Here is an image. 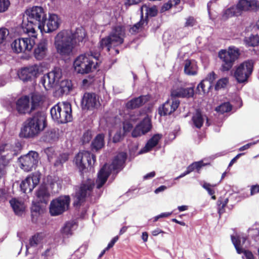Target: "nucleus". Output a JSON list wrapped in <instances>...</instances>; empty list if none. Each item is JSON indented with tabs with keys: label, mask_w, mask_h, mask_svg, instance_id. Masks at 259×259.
I'll list each match as a JSON object with an SVG mask.
<instances>
[{
	"label": "nucleus",
	"mask_w": 259,
	"mask_h": 259,
	"mask_svg": "<svg viewBox=\"0 0 259 259\" xmlns=\"http://www.w3.org/2000/svg\"><path fill=\"white\" fill-rule=\"evenodd\" d=\"M27 22L22 23L27 33L35 34L36 30H45V23L47 21V15L44 9L40 6H33L25 11Z\"/></svg>",
	"instance_id": "2"
},
{
	"label": "nucleus",
	"mask_w": 259,
	"mask_h": 259,
	"mask_svg": "<svg viewBox=\"0 0 259 259\" xmlns=\"http://www.w3.org/2000/svg\"><path fill=\"white\" fill-rule=\"evenodd\" d=\"M94 187V182L91 179L81 182L72 195L73 205L76 209H79L80 206L84 204L87 198L91 195Z\"/></svg>",
	"instance_id": "5"
},
{
	"label": "nucleus",
	"mask_w": 259,
	"mask_h": 259,
	"mask_svg": "<svg viewBox=\"0 0 259 259\" xmlns=\"http://www.w3.org/2000/svg\"><path fill=\"white\" fill-rule=\"evenodd\" d=\"M253 69V62L248 60L241 63L234 73V76L239 83L246 81L252 74Z\"/></svg>",
	"instance_id": "10"
},
{
	"label": "nucleus",
	"mask_w": 259,
	"mask_h": 259,
	"mask_svg": "<svg viewBox=\"0 0 259 259\" xmlns=\"http://www.w3.org/2000/svg\"><path fill=\"white\" fill-rule=\"evenodd\" d=\"M139 127L140 128L141 131L143 132L144 135L149 132L152 127L151 121L149 118H144L138 125Z\"/></svg>",
	"instance_id": "38"
},
{
	"label": "nucleus",
	"mask_w": 259,
	"mask_h": 259,
	"mask_svg": "<svg viewBox=\"0 0 259 259\" xmlns=\"http://www.w3.org/2000/svg\"><path fill=\"white\" fill-rule=\"evenodd\" d=\"M194 23V19L193 17H189L185 23V26L187 27L189 26H193Z\"/></svg>",
	"instance_id": "64"
},
{
	"label": "nucleus",
	"mask_w": 259,
	"mask_h": 259,
	"mask_svg": "<svg viewBox=\"0 0 259 259\" xmlns=\"http://www.w3.org/2000/svg\"><path fill=\"white\" fill-rule=\"evenodd\" d=\"M232 242L234 245L237 252L238 254L243 253L245 259H254V255L252 253L248 250H245L241 245V239L239 236H231Z\"/></svg>",
	"instance_id": "24"
},
{
	"label": "nucleus",
	"mask_w": 259,
	"mask_h": 259,
	"mask_svg": "<svg viewBox=\"0 0 259 259\" xmlns=\"http://www.w3.org/2000/svg\"><path fill=\"white\" fill-rule=\"evenodd\" d=\"M206 120V125H209L208 118L206 115H202L201 113L197 110L195 114V127L200 128L203 125L204 120Z\"/></svg>",
	"instance_id": "35"
},
{
	"label": "nucleus",
	"mask_w": 259,
	"mask_h": 259,
	"mask_svg": "<svg viewBox=\"0 0 259 259\" xmlns=\"http://www.w3.org/2000/svg\"><path fill=\"white\" fill-rule=\"evenodd\" d=\"M47 125L45 114L41 111L36 112L23 122L19 137L23 138H34L44 131Z\"/></svg>",
	"instance_id": "1"
},
{
	"label": "nucleus",
	"mask_w": 259,
	"mask_h": 259,
	"mask_svg": "<svg viewBox=\"0 0 259 259\" xmlns=\"http://www.w3.org/2000/svg\"><path fill=\"white\" fill-rule=\"evenodd\" d=\"M207 164H209V163H204L203 160L195 162V169H196L198 172H199L202 166H204Z\"/></svg>",
	"instance_id": "60"
},
{
	"label": "nucleus",
	"mask_w": 259,
	"mask_h": 259,
	"mask_svg": "<svg viewBox=\"0 0 259 259\" xmlns=\"http://www.w3.org/2000/svg\"><path fill=\"white\" fill-rule=\"evenodd\" d=\"M245 43L249 47H255L259 44V37L257 35H251L244 39Z\"/></svg>",
	"instance_id": "42"
},
{
	"label": "nucleus",
	"mask_w": 259,
	"mask_h": 259,
	"mask_svg": "<svg viewBox=\"0 0 259 259\" xmlns=\"http://www.w3.org/2000/svg\"><path fill=\"white\" fill-rule=\"evenodd\" d=\"M52 118L59 123H66L72 120L71 105L69 102L58 103L50 110Z\"/></svg>",
	"instance_id": "6"
},
{
	"label": "nucleus",
	"mask_w": 259,
	"mask_h": 259,
	"mask_svg": "<svg viewBox=\"0 0 259 259\" xmlns=\"http://www.w3.org/2000/svg\"><path fill=\"white\" fill-rule=\"evenodd\" d=\"M126 158L127 154L126 153H119L114 157L112 162V166L113 170L122 169L123 167Z\"/></svg>",
	"instance_id": "29"
},
{
	"label": "nucleus",
	"mask_w": 259,
	"mask_h": 259,
	"mask_svg": "<svg viewBox=\"0 0 259 259\" xmlns=\"http://www.w3.org/2000/svg\"><path fill=\"white\" fill-rule=\"evenodd\" d=\"M35 44L34 38H19L13 41L11 47L13 51L16 54L27 53L31 51Z\"/></svg>",
	"instance_id": "11"
},
{
	"label": "nucleus",
	"mask_w": 259,
	"mask_h": 259,
	"mask_svg": "<svg viewBox=\"0 0 259 259\" xmlns=\"http://www.w3.org/2000/svg\"><path fill=\"white\" fill-rule=\"evenodd\" d=\"M39 73V66L33 64L21 68L18 71L17 75L19 79L25 83L35 79L38 76Z\"/></svg>",
	"instance_id": "13"
},
{
	"label": "nucleus",
	"mask_w": 259,
	"mask_h": 259,
	"mask_svg": "<svg viewBox=\"0 0 259 259\" xmlns=\"http://www.w3.org/2000/svg\"><path fill=\"white\" fill-rule=\"evenodd\" d=\"M104 138L105 136L104 134H98L92 142V150L97 151L102 149L105 145Z\"/></svg>",
	"instance_id": "31"
},
{
	"label": "nucleus",
	"mask_w": 259,
	"mask_h": 259,
	"mask_svg": "<svg viewBox=\"0 0 259 259\" xmlns=\"http://www.w3.org/2000/svg\"><path fill=\"white\" fill-rule=\"evenodd\" d=\"M98 62L95 64L92 58L85 54L80 55L74 61L75 71L79 74H88L97 68Z\"/></svg>",
	"instance_id": "7"
},
{
	"label": "nucleus",
	"mask_w": 259,
	"mask_h": 259,
	"mask_svg": "<svg viewBox=\"0 0 259 259\" xmlns=\"http://www.w3.org/2000/svg\"><path fill=\"white\" fill-rule=\"evenodd\" d=\"M172 214V212H163L154 218V222H156L160 218H167Z\"/></svg>",
	"instance_id": "61"
},
{
	"label": "nucleus",
	"mask_w": 259,
	"mask_h": 259,
	"mask_svg": "<svg viewBox=\"0 0 259 259\" xmlns=\"http://www.w3.org/2000/svg\"><path fill=\"white\" fill-rule=\"evenodd\" d=\"M119 237L118 236H115L108 243L107 247L106 248V249L108 250L109 248L112 247L114 246V244L117 241Z\"/></svg>",
	"instance_id": "63"
},
{
	"label": "nucleus",
	"mask_w": 259,
	"mask_h": 259,
	"mask_svg": "<svg viewBox=\"0 0 259 259\" xmlns=\"http://www.w3.org/2000/svg\"><path fill=\"white\" fill-rule=\"evenodd\" d=\"M113 42H115V41L113 40V38L109 34L108 36L100 40L99 42L100 48L103 50L105 48H106L107 52H109L111 50Z\"/></svg>",
	"instance_id": "36"
},
{
	"label": "nucleus",
	"mask_w": 259,
	"mask_h": 259,
	"mask_svg": "<svg viewBox=\"0 0 259 259\" xmlns=\"http://www.w3.org/2000/svg\"><path fill=\"white\" fill-rule=\"evenodd\" d=\"M47 52L48 40L46 39H42L34 49V57L36 60H41L47 56Z\"/></svg>",
	"instance_id": "22"
},
{
	"label": "nucleus",
	"mask_w": 259,
	"mask_h": 259,
	"mask_svg": "<svg viewBox=\"0 0 259 259\" xmlns=\"http://www.w3.org/2000/svg\"><path fill=\"white\" fill-rule=\"evenodd\" d=\"M229 82V79L228 77H224L220 79L217 82L215 85V89L218 90L221 88H225Z\"/></svg>",
	"instance_id": "51"
},
{
	"label": "nucleus",
	"mask_w": 259,
	"mask_h": 259,
	"mask_svg": "<svg viewBox=\"0 0 259 259\" xmlns=\"http://www.w3.org/2000/svg\"><path fill=\"white\" fill-rule=\"evenodd\" d=\"M150 98V97L149 95H141L138 97L134 98L126 103L125 107L129 110L139 108L148 102Z\"/></svg>",
	"instance_id": "21"
},
{
	"label": "nucleus",
	"mask_w": 259,
	"mask_h": 259,
	"mask_svg": "<svg viewBox=\"0 0 259 259\" xmlns=\"http://www.w3.org/2000/svg\"><path fill=\"white\" fill-rule=\"evenodd\" d=\"M45 23V30L48 32H52L56 30L59 26V18L57 15L50 14L48 20Z\"/></svg>",
	"instance_id": "28"
},
{
	"label": "nucleus",
	"mask_w": 259,
	"mask_h": 259,
	"mask_svg": "<svg viewBox=\"0 0 259 259\" xmlns=\"http://www.w3.org/2000/svg\"><path fill=\"white\" fill-rule=\"evenodd\" d=\"M184 72L188 75H194V69L191 65V62L190 60H186L185 62Z\"/></svg>",
	"instance_id": "46"
},
{
	"label": "nucleus",
	"mask_w": 259,
	"mask_h": 259,
	"mask_svg": "<svg viewBox=\"0 0 259 259\" xmlns=\"http://www.w3.org/2000/svg\"><path fill=\"white\" fill-rule=\"evenodd\" d=\"M148 22L147 18H144L143 13H141L140 20L133 25L130 29L129 31L132 34H136L139 32H143L147 29Z\"/></svg>",
	"instance_id": "26"
},
{
	"label": "nucleus",
	"mask_w": 259,
	"mask_h": 259,
	"mask_svg": "<svg viewBox=\"0 0 259 259\" xmlns=\"http://www.w3.org/2000/svg\"><path fill=\"white\" fill-rule=\"evenodd\" d=\"M95 162L96 156L89 151L79 152L75 156V164L83 178L84 173L88 172Z\"/></svg>",
	"instance_id": "8"
},
{
	"label": "nucleus",
	"mask_w": 259,
	"mask_h": 259,
	"mask_svg": "<svg viewBox=\"0 0 259 259\" xmlns=\"http://www.w3.org/2000/svg\"><path fill=\"white\" fill-rule=\"evenodd\" d=\"M194 94V87L190 88H178L176 89H172L170 92L171 99H177V98H190L193 97Z\"/></svg>",
	"instance_id": "23"
},
{
	"label": "nucleus",
	"mask_w": 259,
	"mask_h": 259,
	"mask_svg": "<svg viewBox=\"0 0 259 259\" xmlns=\"http://www.w3.org/2000/svg\"><path fill=\"white\" fill-rule=\"evenodd\" d=\"M217 78V75L214 73V71H212L210 72L205 78V80L207 82H208V85L207 87V92H208V90L211 88V84L213 82V81Z\"/></svg>",
	"instance_id": "52"
},
{
	"label": "nucleus",
	"mask_w": 259,
	"mask_h": 259,
	"mask_svg": "<svg viewBox=\"0 0 259 259\" xmlns=\"http://www.w3.org/2000/svg\"><path fill=\"white\" fill-rule=\"evenodd\" d=\"M31 106L30 111H33L41 106L43 103V97L40 94L33 93L31 96Z\"/></svg>",
	"instance_id": "34"
},
{
	"label": "nucleus",
	"mask_w": 259,
	"mask_h": 259,
	"mask_svg": "<svg viewBox=\"0 0 259 259\" xmlns=\"http://www.w3.org/2000/svg\"><path fill=\"white\" fill-rule=\"evenodd\" d=\"M9 30L5 28H0V44H2L9 35Z\"/></svg>",
	"instance_id": "55"
},
{
	"label": "nucleus",
	"mask_w": 259,
	"mask_h": 259,
	"mask_svg": "<svg viewBox=\"0 0 259 259\" xmlns=\"http://www.w3.org/2000/svg\"><path fill=\"white\" fill-rule=\"evenodd\" d=\"M259 193V185H252L250 187V195L252 196Z\"/></svg>",
	"instance_id": "62"
},
{
	"label": "nucleus",
	"mask_w": 259,
	"mask_h": 259,
	"mask_svg": "<svg viewBox=\"0 0 259 259\" xmlns=\"http://www.w3.org/2000/svg\"><path fill=\"white\" fill-rule=\"evenodd\" d=\"M92 138V131L91 130L86 131L82 137V142L83 144L89 143Z\"/></svg>",
	"instance_id": "53"
},
{
	"label": "nucleus",
	"mask_w": 259,
	"mask_h": 259,
	"mask_svg": "<svg viewBox=\"0 0 259 259\" xmlns=\"http://www.w3.org/2000/svg\"><path fill=\"white\" fill-rule=\"evenodd\" d=\"M21 167L25 171H29L35 168L38 162V154L35 151H30L19 158Z\"/></svg>",
	"instance_id": "14"
},
{
	"label": "nucleus",
	"mask_w": 259,
	"mask_h": 259,
	"mask_svg": "<svg viewBox=\"0 0 259 259\" xmlns=\"http://www.w3.org/2000/svg\"><path fill=\"white\" fill-rule=\"evenodd\" d=\"M29 98L24 96L20 98L16 102V108L19 114H25L29 112Z\"/></svg>",
	"instance_id": "25"
},
{
	"label": "nucleus",
	"mask_w": 259,
	"mask_h": 259,
	"mask_svg": "<svg viewBox=\"0 0 259 259\" xmlns=\"http://www.w3.org/2000/svg\"><path fill=\"white\" fill-rule=\"evenodd\" d=\"M109 35L113 38L117 45H120L124 42V38L125 36V28L123 25H116L113 26Z\"/></svg>",
	"instance_id": "19"
},
{
	"label": "nucleus",
	"mask_w": 259,
	"mask_h": 259,
	"mask_svg": "<svg viewBox=\"0 0 259 259\" xmlns=\"http://www.w3.org/2000/svg\"><path fill=\"white\" fill-rule=\"evenodd\" d=\"M111 173V169L110 166L107 164H105L98 174V177L96 181L97 189H100L104 185Z\"/></svg>",
	"instance_id": "20"
},
{
	"label": "nucleus",
	"mask_w": 259,
	"mask_h": 259,
	"mask_svg": "<svg viewBox=\"0 0 259 259\" xmlns=\"http://www.w3.org/2000/svg\"><path fill=\"white\" fill-rule=\"evenodd\" d=\"M60 88L63 93L68 94L72 89V82L69 80H62L61 82Z\"/></svg>",
	"instance_id": "44"
},
{
	"label": "nucleus",
	"mask_w": 259,
	"mask_h": 259,
	"mask_svg": "<svg viewBox=\"0 0 259 259\" xmlns=\"http://www.w3.org/2000/svg\"><path fill=\"white\" fill-rule=\"evenodd\" d=\"M145 9L146 11V16L144 18H147L148 20V22H149V16L150 17H154L157 14V10L155 6L152 7H148L146 5H144L142 7V12H143V9Z\"/></svg>",
	"instance_id": "40"
},
{
	"label": "nucleus",
	"mask_w": 259,
	"mask_h": 259,
	"mask_svg": "<svg viewBox=\"0 0 259 259\" xmlns=\"http://www.w3.org/2000/svg\"><path fill=\"white\" fill-rule=\"evenodd\" d=\"M207 82L206 80L203 79L202 80L197 87V90L199 94H201V92L205 93L206 91L205 89V82Z\"/></svg>",
	"instance_id": "56"
},
{
	"label": "nucleus",
	"mask_w": 259,
	"mask_h": 259,
	"mask_svg": "<svg viewBox=\"0 0 259 259\" xmlns=\"http://www.w3.org/2000/svg\"><path fill=\"white\" fill-rule=\"evenodd\" d=\"M38 243V235H34L29 239V244L31 246H36Z\"/></svg>",
	"instance_id": "58"
},
{
	"label": "nucleus",
	"mask_w": 259,
	"mask_h": 259,
	"mask_svg": "<svg viewBox=\"0 0 259 259\" xmlns=\"http://www.w3.org/2000/svg\"><path fill=\"white\" fill-rule=\"evenodd\" d=\"M10 203L15 213L18 216H21L25 210L24 203L16 198H12L10 200Z\"/></svg>",
	"instance_id": "30"
},
{
	"label": "nucleus",
	"mask_w": 259,
	"mask_h": 259,
	"mask_svg": "<svg viewBox=\"0 0 259 259\" xmlns=\"http://www.w3.org/2000/svg\"><path fill=\"white\" fill-rule=\"evenodd\" d=\"M241 55L240 50L233 46L227 49H221L218 52V57L221 63L220 70L222 72H228L233 67Z\"/></svg>",
	"instance_id": "3"
},
{
	"label": "nucleus",
	"mask_w": 259,
	"mask_h": 259,
	"mask_svg": "<svg viewBox=\"0 0 259 259\" xmlns=\"http://www.w3.org/2000/svg\"><path fill=\"white\" fill-rule=\"evenodd\" d=\"M70 202L69 195L61 196L51 201L49 210L52 216H57L68 210Z\"/></svg>",
	"instance_id": "9"
},
{
	"label": "nucleus",
	"mask_w": 259,
	"mask_h": 259,
	"mask_svg": "<svg viewBox=\"0 0 259 259\" xmlns=\"http://www.w3.org/2000/svg\"><path fill=\"white\" fill-rule=\"evenodd\" d=\"M228 202V198H224L222 197H219L217 204L218 205V212L221 215L225 212V208Z\"/></svg>",
	"instance_id": "45"
},
{
	"label": "nucleus",
	"mask_w": 259,
	"mask_h": 259,
	"mask_svg": "<svg viewBox=\"0 0 259 259\" xmlns=\"http://www.w3.org/2000/svg\"><path fill=\"white\" fill-rule=\"evenodd\" d=\"M39 176L36 174H32L28 176L20 184V189L22 192L28 193L31 192L39 182Z\"/></svg>",
	"instance_id": "16"
},
{
	"label": "nucleus",
	"mask_w": 259,
	"mask_h": 259,
	"mask_svg": "<svg viewBox=\"0 0 259 259\" xmlns=\"http://www.w3.org/2000/svg\"><path fill=\"white\" fill-rule=\"evenodd\" d=\"M214 186H212L207 183H204L203 185V187L207 191L208 193L211 196V199L215 200L217 198L214 195L215 191L212 188Z\"/></svg>",
	"instance_id": "49"
},
{
	"label": "nucleus",
	"mask_w": 259,
	"mask_h": 259,
	"mask_svg": "<svg viewBox=\"0 0 259 259\" xmlns=\"http://www.w3.org/2000/svg\"><path fill=\"white\" fill-rule=\"evenodd\" d=\"M69 158V155L67 153H62L57 158L55 163V166H58L60 165H62L65 162H66Z\"/></svg>",
	"instance_id": "47"
},
{
	"label": "nucleus",
	"mask_w": 259,
	"mask_h": 259,
	"mask_svg": "<svg viewBox=\"0 0 259 259\" xmlns=\"http://www.w3.org/2000/svg\"><path fill=\"white\" fill-rule=\"evenodd\" d=\"M194 170V162H193L191 164L187 169V170L185 171L183 174H181L178 178H182L184 177L186 175L189 174L190 172L193 171Z\"/></svg>",
	"instance_id": "59"
},
{
	"label": "nucleus",
	"mask_w": 259,
	"mask_h": 259,
	"mask_svg": "<svg viewBox=\"0 0 259 259\" xmlns=\"http://www.w3.org/2000/svg\"><path fill=\"white\" fill-rule=\"evenodd\" d=\"M179 105V100L177 99H168L159 107L158 114L161 116L170 115L177 109Z\"/></svg>",
	"instance_id": "15"
},
{
	"label": "nucleus",
	"mask_w": 259,
	"mask_h": 259,
	"mask_svg": "<svg viewBox=\"0 0 259 259\" xmlns=\"http://www.w3.org/2000/svg\"><path fill=\"white\" fill-rule=\"evenodd\" d=\"M235 7L240 16L243 12L257 10L259 6L255 0H239Z\"/></svg>",
	"instance_id": "18"
},
{
	"label": "nucleus",
	"mask_w": 259,
	"mask_h": 259,
	"mask_svg": "<svg viewBox=\"0 0 259 259\" xmlns=\"http://www.w3.org/2000/svg\"><path fill=\"white\" fill-rule=\"evenodd\" d=\"M232 109V105L230 102H224L215 108V111L221 114H224L226 112H229Z\"/></svg>",
	"instance_id": "39"
},
{
	"label": "nucleus",
	"mask_w": 259,
	"mask_h": 259,
	"mask_svg": "<svg viewBox=\"0 0 259 259\" xmlns=\"http://www.w3.org/2000/svg\"><path fill=\"white\" fill-rule=\"evenodd\" d=\"M61 77V69L55 68L53 71L44 75L41 77L40 82L47 90H48L54 87L59 82Z\"/></svg>",
	"instance_id": "12"
},
{
	"label": "nucleus",
	"mask_w": 259,
	"mask_h": 259,
	"mask_svg": "<svg viewBox=\"0 0 259 259\" xmlns=\"http://www.w3.org/2000/svg\"><path fill=\"white\" fill-rule=\"evenodd\" d=\"M142 133L143 132L141 131L140 128L137 125H136V127L133 130V131H132V136L134 138H137L144 135V134H143Z\"/></svg>",
	"instance_id": "57"
},
{
	"label": "nucleus",
	"mask_w": 259,
	"mask_h": 259,
	"mask_svg": "<svg viewBox=\"0 0 259 259\" xmlns=\"http://www.w3.org/2000/svg\"><path fill=\"white\" fill-rule=\"evenodd\" d=\"M99 104L96 94L93 93H85L84 94L81 100V106L83 109L93 110L97 108Z\"/></svg>",
	"instance_id": "17"
},
{
	"label": "nucleus",
	"mask_w": 259,
	"mask_h": 259,
	"mask_svg": "<svg viewBox=\"0 0 259 259\" xmlns=\"http://www.w3.org/2000/svg\"><path fill=\"white\" fill-rule=\"evenodd\" d=\"M161 138L162 135L161 134H157L154 135L147 142L144 147V151L148 152L151 150L152 148L158 144Z\"/></svg>",
	"instance_id": "32"
},
{
	"label": "nucleus",
	"mask_w": 259,
	"mask_h": 259,
	"mask_svg": "<svg viewBox=\"0 0 259 259\" xmlns=\"http://www.w3.org/2000/svg\"><path fill=\"white\" fill-rule=\"evenodd\" d=\"M39 202L33 203L31 207V215L32 222H36L37 217L39 215L42 209L40 207Z\"/></svg>",
	"instance_id": "37"
},
{
	"label": "nucleus",
	"mask_w": 259,
	"mask_h": 259,
	"mask_svg": "<svg viewBox=\"0 0 259 259\" xmlns=\"http://www.w3.org/2000/svg\"><path fill=\"white\" fill-rule=\"evenodd\" d=\"M71 36V30H63L56 36L55 45L57 53L60 55L68 56L72 52L74 44Z\"/></svg>",
	"instance_id": "4"
},
{
	"label": "nucleus",
	"mask_w": 259,
	"mask_h": 259,
	"mask_svg": "<svg viewBox=\"0 0 259 259\" xmlns=\"http://www.w3.org/2000/svg\"><path fill=\"white\" fill-rule=\"evenodd\" d=\"M35 195L38 202L46 204L49 201L50 193L45 185H41L39 187L36 191Z\"/></svg>",
	"instance_id": "27"
},
{
	"label": "nucleus",
	"mask_w": 259,
	"mask_h": 259,
	"mask_svg": "<svg viewBox=\"0 0 259 259\" xmlns=\"http://www.w3.org/2000/svg\"><path fill=\"white\" fill-rule=\"evenodd\" d=\"M10 5L9 0H0V13L7 11Z\"/></svg>",
	"instance_id": "54"
},
{
	"label": "nucleus",
	"mask_w": 259,
	"mask_h": 259,
	"mask_svg": "<svg viewBox=\"0 0 259 259\" xmlns=\"http://www.w3.org/2000/svg\"><path fill=\"white\" fill-rule=\"evenodd\" d=\"M239 13L237 11L236 7H231L226 9L223 14V18L224 19H227L229 18L232 17L233 16H239Z\"/></svg>",
	"instance_id": "43"
},
{
	"label": "nucleus",
	"mask_w": 259,
	"mask_h": 259,
	"mask_svg": "<svg viewBox=\"0 0 259 259\" xmlns=\"http://www.w3.org/2000/svg\"><path fill=\"white\" fill-rule=\"evenodd\" d=\"M71 34L72 41L73 44L82 42L86 36L85 30L82 28H76L74 33L71 31Z\"/></svg>",
	"instance_id": "33"
},
{
	"label": "nucleus",
	"mask_w": 259,
	"mask_h": 259,
	"mask_svg": "<svg viewBox=\"0 0 259 259\" xmlns=\"http://www.w3.org/2000/svg\"><path fill=\"white\" fill-rule=\"evenodd\" d=\"M4 156H2L0 158V180L5 176L7 174L6 170V163Z\"/></svg>",
	"instance_id": "50"
},
{
	"label": "nucleus",
	"mask_w": 259,
	"mask_h": 259,
	"mask_svg": "<svg viewBox=\"0 0 259 259\" xmlns=\"http://www.w3.org/2000/svg\"><path fill=\"white\" fill-rule=\"evenodd\" d=\"M72 228V224L71 223H66L61 230V233L65 236L71 235Z\"/></svg>",
	"instance_id": "48"
},
{
	"label": "nucleus",
	"mask_w": 259,
	"mask_h": 259,
	"mask_svg": "<svg viewBox=\"0 0 259 259\" xmlns=\"http://www.w3.org/2000/svg\"><path fill=\"white\" fill-rule=\"evenodd\" d=\"M58 139V133L55 129L48 131L45 135V140L51 143Z\"/></svg>",
	"instance_id": "41"
}]
</instances>
